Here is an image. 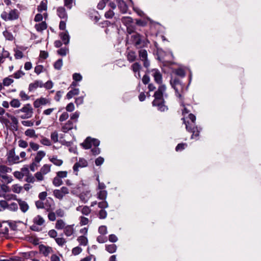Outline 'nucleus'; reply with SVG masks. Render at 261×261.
<instances>
[{
    "label": "nucleus",
    "mask_w": 261,
    "mask_h": 261,
    "mask_svg": "<svg viewBox=\"0 0 261 261\" xmlns=\"http://www.w3.org/2000/svg\"><path fill=\"white\" fill-rule=\"evenodd\" d=\"M79 93V89L77 88H75L72 90L69 91L66 97L68 99L71 98L73 96L76 95Z\"/></svg>",
    "instance_id": "35"
},
{
    "label": "nucleus",
    "mask_w": 261,
    "mask_h": 261,
    "mask_svg": "<svg viewBox=\"0 0 261 261\" xmlns=\"http://www.w3.org/2000/svg\"><path fill=\"white\" fill-rule=\"evenodd\" d=\"M82 145L85 149H89L92 147V143H91V138L88 137L82 144Z\"/></svg>",
    "instance_id": "32"
},
{
    "label": "nucleus",
    "mask_w": 261,
    "mask_h": 261,
    "mask_svg": "<svg viewBox=\"0 0 261 261\" xmlns=\"http://www.w3.org/2000/svg\"><path fill=\"white\" fill-rule=\"evenodd\" d=\"M50 138L51 141L54 143H57L58 142L59 135L57 131H54L51 133Z\"/></svg>",
    "instance_id": "41"
},
{
    "label": "nucleus",
    "mask_w": 261,
    "mask_h": 261,
    "mask_svg": "<svg viewBox=\"0 0 261 261\" xmlns=\"http://www.w3.org/2000/svg\"><path fill=\"white\" fill-rule=\"evenodd\" d=\"M79 220H80V224L81 226L88 224V223H89V219L85 217L84 216L80 217Z\"/></svg>",
    "instance_id": "45"
},
{
    "label": "nucleus",
    "mask_w": 261,
    "mask_h": 261,
    "mask_svg": "<svg viewBox=\"0 0 261 261\" xmlns=\"http://www.w3.org/2000/svg\"><path fill=\"white\" fill-rule=\"evenodd\" d=\"M69 117V115L67 112H64L61 114L59 118V121L63 122L67 120Z\"/></svg>",
    "instance_id": "61"
},
{
    "label": "nucleus",
    "mask_w": 261,
    "mask_h": 261,
    "mask_svg": "<svg viewBox=\"0 0 261 261\" xmlns=\"http://www.w3.org/2000/svg\"><path fill=\"white\" fill-rule=\"evenodd\" d=\"M56 110V108H49L43 111V114L44 115H50L53 111Z\"/></svg>",
    "instance_id": "60"
},
{
    "label": "nucleus",
    "mask_w": 261,
    "mask_h": 261,
    "mask_svg": "<svg viewBox=\"0 0 261 261\" xmlns=\"http://www.w3.org/2000/svg\"><path fill=\"white\" fill-rule=\"evenodd\" d=\"M72 129H77L76 125L71 120H68L66 123L62 124L61 130L65 133Z\"/></svg>",
    "instance_id": "8"
},
{
    "label": "nucleus",
    "mask_w": 261,
    "mask_h": 261,
    "mask_svg": "<svg viewBox=\"0 0 261 261\" xmlns=\"http://www.w3.org/2000/svg\"><path fill=\"white\" fill-rule=\"evenodd\" d=\"M50 104V100L49 98L41 97L36 99L33 103L34 107L36 108H39L41 106H44Z\"/></svg>",
    "instance_id": "9"
},
{
    "label": "nucleus",
    "mask_w": 261,
    "mask_h": 261,
    "mask_svg": "<svg viewBox=\"0 0 261 261\" xmlns=\"http://www.w3.org/2000/svg\"><path fill=\"white\" fill-rule=\"evenodd\" d=\"M22 189V187H21L20 186L16 184V185H14L12 186V190L13 192L15 193H20V192L21 191Z\"/></svg>",
    "instance_id": "43"
},
{
    "label": "nucleus",
    "mask_w": 261,
    "mask_h": 261,
    "mask_svg": "<svg viewBox=\"0 0 261 261\" xmlns=\"http://www.w3.org/2000/svg\"><path fill=\"white\" fill-rule=\"evenodd\" d=\"M118 3V7L120 9L122 13H125L127 10V6L124 1L117 0Z\"/></svg>",
    "instance_id": "19"
},
{
    "label": "nucleus",
    "mask_w": 261,
    "mask_h": 261,
    "mask_svg": "<svg viewBox=\"0 0 261 261\" xmlns=\"http://www.w3.org/2000/svg\"><path fill=\"white\" fill-rule=\"evenodd\" d=\"M136 54L134 51L130 50L127 53V59L130 62H133L136 59Z\"/></svg>",
    "instance_id": "31"
},
{
    "label": "nucleus",
    "mask_w": 261,
    "mask_h": 261,
    "mask_svg": "<svg viewBox=\"0 0 261 261\" xmlns=\"http://www.w3.org/2000/svg\"><path fill=\"white\" fill-rule=\"evenodd\" d=\"M141 67L140 64L137 62L134 63L131 66V68L134 72H138V76H137V75H135V76L139 79L141 77L140 73V70L141 69Z\"/></svg>",
    "instance_id": "21"
},
{
    "label": "nucleus",
    "mask_w": 261,
    "mask_h": 261,
    "mask_svg": "<svg viewBox=\"0 0 261 261\" xmlns=\"http://www.w3.org/2000/svg\"><path fill=\"white\" fill-rule=\"evenodd\" d=\"M77 240L79 244L81 246H86L88 244V240L85 236H81L77 238Z\"/></svg>",
    "instance_id": "30"
},
{
    "label": "nucleus",
    "mask_w": 261,
    "mask_h": 261,
    "mask_svg": "<svg viewBox=\"0 0 261 261\" xmlns=\"http://www.w3.org/2000/svg\"><path fill=\"white\" fill-rule=\"evenodd\" d=\"M7 209L11 211H16L18 210L17 204L15 202H11L8 204Z\"/></svg>",
    "instance_id": "42"
},
{
    "label": "nucleus",
    "mask_w": 261,
    "mask_h": 261,
    "mask_svg": "<svg viewBox=\"0 0 261 261\" xmlns=\"http://www.w3.org/2000/svg\"><path fill=\"white\" fill-rule=\"evenodd\" d=\"M44 175L40 171H38L35 174L34 176L35 178H36L38 181H42L44 179Z\"/></svg>",
    "instance_id": "53"
},
{
    "label": "nucleus",
    "mask_w": 261,
    "mask_h": 261,
    "mask_svg": "<svg viewBox=\"0 0 261 261\" xmlns=\"http://www.w3.org/2000/svg\"><path fill=\"white\" fill-rule=\"evenodd\" d=\"M151 71L155 82L159 84H161L162 82V75L160 72L156 69H152Z\"/></svg>",
    "instance_id": "14"
},
{
    "label": "nucleus",
    "mask_w": 261,
    "mask_h": 261,
    "mask_svg": "<svg viewBox=\"0 0 261 261\" xmlns=\"http://www.w3.org/2000/svg\"><path fill=\"white\" fill-rule=\"evenodd\" d=\"M9 225L6 222H0V233L8 234L9 231Z\"/></svg>",
    "instance_id": "23"
},
{
    "label": "nucleus",
    "mask_w": 261,
    "mask_h": 261,
    "mask_svg": "<svg viewBox=\"0 0 261 261\" xmlns=\"http://www.w3.org/2000/svg\"><path fill=\"white\" fill-rule=\"evenodd\" d=\"M79 115L80 113L79 112H75L71 115L70 120L72 121L74 123H76L77 122Z\"/></svg>",
    "instance_id": "44"
},
{
    "label": "nucleus",
    "mask_w": 261,
    "mask_h": 261,
    "mask_svg": "<svg viewBox=\"0 0 261 261\" xmlns=\"http://www.w3.org/2000/svg\"><path fill=\"white\" fill-rule=\"evenodd\" d=\"M77 211L81 212V213L86 216H88L91 212V210L88 206H79L76 208Z\"/></svg>",
    "instance_id": "17"
},
{
    "label": "nucleus",
    "mask_w": 261,
    "mask_h": 261,
    "mask_svg": "<svg viewBox=\"0 0 261 261\" xmlns=\"http://www.w3.org/2000/svg\"><path fill=\"white\" fill-rule=\"evenodd\" d=\"M33 222L34 224L41 226L44 223L45 220L40 215H37L33 218Z\"/></svg>",
    "instance_id": "22"
},
{
    "label": "nucleus",
    "mask_w": 261,
    "mask_h": 261,
    "mask_svg": "<svg viewBox=\"0 0 261 261\" xmlns=\"http://www.w3.org/2000/svg\"><path fill=\"white\" fill-rule=\"evenodd\" d=\"M56 175L62 179L67 177L68 172L66 171H60L56 173Z\"/></svg>",
    "instance_id": "48"
},
{
    "label": "nucleus",
    "mask_w": 261,
    "mask_h": 261,
    "mask_svg": "<svg viewBox=\"0 0 261 261\" xmlns=\"http://www.w3.org/2000/svg\"><path fill=\"white\" fill-rule=\"evenodd\" d=\"M103 201L101 202H99L98 203V207L101 209H105L108 207V203L106 201V200H102Z\"/></svg>",
    "instance_id": "55"
},
{
    "label": "nucleus",
    "mask_w": 261,
    "mask_h": 261,
    "mask_svg": "<svg viewBox=\"0 0 261 261\" xmlns=\"http://www.w3.org/2000/svg\"><path fill=\"white\" fill-rule=\"evenodd\" d=\"M117 246L115 244H110L106 245V250L110 253H113L116 251Z\"/></svg>",
    "instance_id": "37"
},
{
    "label": "nucleus",
    "mask_w": 261,
    "mask_h": 261,
    "mask_svg": "<svg viewBox=\"0 0 261 261\" xmlns=\"http://www.w3.org/2000/svg\"><path fill=\"white\" fill-rule=\"evenodd\" d=\"M87 161L83 158H80L79 161L74 164L73 167V170L74 172H76L75 174L77 175V172L79 171V168H84L87 167Z\"/></svg>",
    "instance_id": "10"
},
{
    "label": "nucleus",
    "mask_w": 261,
    "mask_h": 261,
    "mask_svg": "<svg viewBox=\"0 0 261 261\" xmlns=\"http://www.w3.org/2000/svg\"><path fill=\"white\" fill-rule=\"evenodd\" d=\"M131 40L137 48L145 47L149 43L147 39H142V36L138 33L133 34L131 36Z\"/></svg>",
    "instance_id": "4"
},
{
    "label": "nucleus",
    "mask_w": 261,
    "mask_h": 261,
    "mask_svg": "<svg viewBox=\"0 0 261 261\" xmlns=\"http://www.w3.org/2000/svg\"><path fill=\"white\" fill-rule=\"evenodd\" d=\"M39 250L40 253L45 257L48 256L54 251L52 247L43 244H41L39 246Z\"/></svg>",
    "instance_id": "11"
},
{
    "label": "nucleus",
    "mask_w": 261,
    "mask_h": 261,
    "mask_svg": "<svg viewBox=\"0 0 261 261\" xmlns=\"http://www.w3.org/2000/svg\"><path fill=\"white\" fill-rule=\"evenodd\" d=\"M182 120L186 125V128L187 131L192 133L191 139H194V137L199 136L200 130L197 126H195V123L190 122L188 121H186L185 118H182Z\"/></svg>",
    "instance_id": "6"
},
{
    "label": "nucleus",
    "mask_w": 261,
    "mask_h": 261,
    "mask_svg": "<svg viewBox=\"0 0 261 261\" xmlns=\"http://www.w3.org/2000/svg\"><path fill=\"white\" fill-rule=\"evenodd\" d=\"M47 8V0H43L41 2L39 5L38 6L37 10L40 12L43 11H46Z\"/></svg>",
    "instance_id": "27"
},
{
    "label": "nucleus",
    "mask_w": 261,
    "mask_h": 261,
    "mask_svg": "<svg viewBox=\"0 0 261 261\" xmlns=\"http://www.w3.org/2000/svg\"><path fill=\"white\" fill-rule=\"evenodd\" d=\"M63 65V61L62 59L58 60L54 65V68L57 70H60Z\"/></svg>",
    "instance_id": "46"
},
{
    "label": "nucleus",
    "mask_w": 261,
    "mask_h": 261,
    "mask_svg": "<svg viewBox=\"0 0 261 261\" xmlns=\"http://www.w3.org/2000/svg\"><path fill=\"white\" fill-rule=\"evenodd\" d=\"M74 225H67L64 229V233L66 237H70L74 233Z\"/></svg>",
    "instance_id": "16"
},
{
    "label": "nucleus",
    "mask_w": 261,
    "mask_h": 261,
    "mask_svg": "<svg viewBox=\"0 0 261 261\" xmlns=\"http://www.w3.org/2000/svg\"><path fill=\"white\" fill-rule=\"evenodd\" d=\"M49 161L54 165L60 166L63 164V161L62 160L58 159L57 156H53L49 159Z\"/></svg>",
    "instance_id": "33"
},
{
    "label": "nucleus",
    "mask_w": 261,
    "mask_h": 261,
    "mask_svg": "<svg viewBox=\"0 0 261 261\" xmlns=\"http://www.w3.org/2000/svg\"><path fill=\"white\" fill-rule=\"evenodd\" d=\"M108 193L106 190H99L97 193V198L100 200H106L107 197Z\"/></svg>",
    "instance_id": "29"
},
{
    "label": "nucleus",
    "mask_w": 261,
    "mask_h": 261,
    "mask_svg": "<svg viewBox=\"0 0 261 261\" xmlns=\"http://www.w3.org/2000/svg\"><path fill=\"white\" fill-rule=\"evenodd\" d=\"M63 182L62 179L59 177L58 176L56 175V176L54 178L53 180V184L55 187H59L63 184Z\"/></svg>",
    "instance_id": "36"
},
{
    "label": "nucleus",
    "mask_w": 261,
    "mask_h": 261,
    "mask_svg": "<svg viewBox=\"0 0 261 261\" xmlns=\"http://www.w3.org/2000/svg\"><path fill=\"white\" fill-rule=\"evenodd\" d=\"M166 87L165 85H161L157 91L154 94V99L152 101V105L156 107L158 110L165 112L168 110V107L165 105L163 96L166 91Z\"/></svg>",
    "instance_id": "1"
},
{
    "label": "nucleus",
    "mask_w": 261,
    "mask_h": 261,
    "mask_svg": "<svg viewBox=\"0 0 261 261\" xmlns=\"http://www.w3.org/2000/svg\"><path fill=\"white\" fill-rule=\"evenodd\" d=\"M20 113L23 114L20 115L19 117L22 119H29L32 117L33 114V109L30 103L26 104L23 107L16 111V114H19Z\"/></svg>",
    "instance_id": "3"
},
{
    "label": "nucleus",
    "mask_w": 261,
    "mask_h": 261,
    "mask_svg": "<svg viewBox=\"0 0 261 261\" xmlns=\"http://www.w3.org/2000/svg\"><path fill=\"white\" fill-rule=\"evenodd\" d=\"M19 95L23 100H27L30 99L29 96L28 95L23 91H20Z\"/></svg>",
    "instance_id": "57"
},
{
    "label": "nucleus",
    "mask_w": 261,
    "mask_h": 261,
    "mask_svg": "<svg viewBox=\"0 0 261 261\" xmlns=\"http://www.w3.org/2000/svg\"><path fill=\"white\" fill-rule=\"evenodd\" d=\"M55 241L57 243V244L59 246H61V247L63 246L66 243V241L65 239H64L63 237L56 238Z\"/></svg>",
    "instance_id": "40"
},
{
    "label": "nucleus",
    "mask_w": 261,
    "mask_h": 261,
    "mask_svg": "<svg viewBox=\"0 0 261 261\" xmlns=\"http://www.w3.org/2000/svg\"><path fill=\"white\" fill-rule=\"evenodd\" d=\"M69 193V190L66 187H62L60 189H56L53 191L54 196L61 200L63 197Z\"/></svg>",
    "instance_id": "7"
},
{
    "label": "nucleus",
    "mask_w": 261,
    "mask_h": 261,
    "mask_svg": "<svg viewBox=\"0 0 261 261\" xmlns=\"http://www.w3.org/2000/svg\"><path fill=\"white\" fill-rule=\"evenodd\" d=\"M98 218L100 219H104L107 217V213L104 209H101L98 213Z\"/></svg>",
    "instance_id": "49"
},
{
    "label": "nucleus",
    "mask_w": 261,
    "mask_h": 261,
    "mask_svg": "<svg viewBox=\"0 0 261 261\" xmlns=\"http://www.w3.org/2000/svg\"><path fill=\"white\" fill-rule=\"evenodd\" d=\"M64 6H66L68 9H71L73 6L74 3L73 0H64Z\"/></svg>",
    "instance_id": "51"
},
{
    "label": "nucleus",
    "mask_w": 261,
    "mask_h": 261,
    "mask_svg": "<svg viewBox=\"0 0 261 261\" xmlns=\"http://www.w3.org/2000/svg\"><path fill=\"white\" fill-rule=\"evenodd\" d=\"M43 200H39L35 201V205L38 209L44 208V203Z\"/></svg>",
    "instance_id": "54"
},
{
    "label": "nucleus",
    "mask_w": 261,
    "mask_h": 261,
    "mask_svg": "<svg viewBox=\"0 0 261 261\" xmlns=\"http://www.w3.org/2000/svg\"><path fill=\"white\" fill-rule=\"evenodd\" d=\"M35 28L38 32H42L47 28V24L45 21L36 24Z\"/></svg>",
    "instance_id": "26"
},
{
    "label": "nucleus",
    "mask_w": 261,
    "mask_h": 261,
    "mask_svg": "<svg viewBox=\"0 0 261 261\" xmlns=\"http://www.w3.org/2000/svg\"><path fill=\"white\" fill-rule=\"evenodd\" d=\"M96 240L99 243H104L107 241L108 239L107 237L101 234L97 237Z\"/></svg>",
    "instance_id": "50"
},
{
    "label": "nucleus",
    "mask_w": 261,
    "mask_h": 261,
    "mask_svg": "<svg viewBox=\"0 0 261 261\" xmlns=\"http://www.w3.org/2000/svg\"><path fill=\"white\" fill-rule=\"evenodd\" d=\"M67 225L62 219H59L55 224V228L58 230L64 229Z\"/></svg>",
    "instance_id": "25"
},
{
    "label": "nucleus",
    "mask_w": 261,
    "mask_h": 261,
    "mask_svg": "<svg viewBox=\"0 0 261 261\" xmlns=\"http://www.w3.org/2000/svg\"><path fill=\"white\" fill-rule=\"evenodd\" d=\"M56 213L51 212V211H49L48 214V219L51 221H54L56 219Z\"/></svg>",
    "instance_id": "59"
},
{
    "label": "nucleus",
    "mask_w": 261,
    "mask_h": 261,
    "mask_svg": "<svg viewBox=\"0 0 261 261\" xmlns=\"http://www.w3.org/2000/svg\"><path fill=\"white\" fill-rule=\"evenodd\" d=\"M13 82L14 80L12 79L9 77H6L3 80V84L5 86H9L12 83H13Z\"/></svg>",
    "instance_id": "47"
},
{
    "label": "nucleus",
    "mask_w": 261,
    "mask_h": 261,
    "mask_svg": "<svg viewBox=\"0 0 261 261\" xmlns=\"http://www.w3.org/2000/svg\"><path fill=\"white\" fill-rule=\"evenodd\" d=\"M48 234L50 238H54L55 239L57 238L58 233L56 230L55 229H51L48 231Z\"/></svg>",
    "instance_id": "62"
},
{
    "label": "nucleus",
    "mask_w": 261,
    "mask_h": 261,
    "mask_svg": "<svg viewBox=\"0 0 261 261\" xmlns=\"http://www.w3.org/2000/svg\"><path fill=\"white\" fill-rule=\"evenodd\" d=\"M187 146V145L186 143H179L176 146L175 150L176 151L182 150Z\"/></svg>",
    "instance_id": "58"
},
{
    "label": "nucleus",
    "mask_w": 261,
    "mask_h": 261,
    "mask_svg": "<svg viewBox=\"0 0 261 261\" xmlns=\"http://www.w3.org/2000/svg\"><path fill=\"white\" fill-rule=\"evenodd\" d=\"M40 142L43 145L46 146H50L51 144L50 140L48 139L45 137L43 138Z\"/></svg>",
    "instance_id": "63"
},
{
    "label": "nucleus",
    "mask_w": 261,
    "mask_h": 261,
    "mask_svg": "<svg viewBox=\"0 0 261 261\" xmlns=\"http://www.w3.org/2000/svg\"><path fill=\"white\" fill-rule=\"evenodd\" d=\"M18 202L20 209L21 211V212L23 213L27 212L29 208V206L28 204L27 203V202L25 201H23V200H22L20 199L18 200Z\"/></svg>",
    "instance_id": "18"
},
{
    "label": "nucleus",
    "mask_w": 261,
    "mask_h": 261,
    "mask_svg": "<svg viewBox=\"0 0 261 261\" xmlns=\"http://www.w3.org/2000/svg\"><path fill=\"white\" fill-rule=\"evenodd\" d=\"M82 251V249L77 246L73 248L72 250V253L74 255H77L81 253Z\"/></svg>",
    "instance_id": "56"
},
{
    "label": "nucleus",
    "mask_w": 261,
    "mask_h": 261,
    "mask_svg": "<svg viewBox=\"0 0 261 261\" xmlns=\"http://www.w3.org/2000/svg\"><path fill=\"white\" fill-rule=\"evenodd\" d=\"M57 14L61 19H66L67 18V14L65 9L63 7H59L57 9Z\"/></svg>",
    "instance_id": "20"
},
{
    "label": "nucleus",
    "mask_w": 261,
    "mask_h": 261,
    "mask_svg": "<svg viewBox=\"0 0 261 261\" xmlns=\"http://www.w3.org/2000/svg\"><path fill=\"white\" fill-rule=\"evenodd\" d=\"M98 232L102 235H105L108 233L107 228L105 225L100 226L98 228Z\"/></svg>",
    "instance_id": "52"
},
{
    "label": "nucleus",
    "mask_w": 261,
    "mask_h": 261,
    "mask_svg": "<svg viewBox=\"0 0 261 261\" xmlns=\"http://www.w3.org/2000/svg\"><path fill=\"white\" fill-rule=\"evenodd\" d=\"M18 146L21 148H25L28 146V144L27 141L23 140H20L18 142Z\"/></svg>",
    "instance_id": "64"
},
{
    "label": "nucleus",
    "mask_w": 261,
    "mask_h": 261,
    "mask_svg": "<svg viewBox=\"0 0 261 261\" xmlns=\"http://www.w3.org/2000/svg\"><path fill=\"white\" fill-rule=\"evenodd\" d=\"M43 84L40 81H36L34 82L31 83L29 86V91H33L36 90L38 87H43Z\"/></svg>",
    "instance_id": "15"
},
{
    "label": "nucleus",
    "mask_w": 261,
    "mask_h": 261,
    "mask_svg": "<svg viewBox=\"0 0 261 261\" xmlns=\"http://www.w3.org/2000/svg\"><path fill=\"white\" fill-rule=\"evenodd\" d=\"M170 84L174 89L176 95L180 99H182L184 85L177 79L171 80L170 81Z\"/></svg>",
    "instance_id": "5"
},
{
    "label": "nucleus",
    "mask_w": 261,
    "mask_h": 261,
    "mask_svg": "<svg viewBox=\"0 0 261 261\" xmlns=\"http://www.w3.org/2000/svg\"><path fill=\"white\" fill-rule=\"evenodd\" d=\"M60 36L64 44H66L68 43L69 41V37L68 34H67L66 33L63 32L60 34Z\"/></svg>",
    "instance_id": "39"
},
{
    "label": "nucleus",
    "mask_w": 261,
    "mask_h": 261,
    "mask_svg": "<svg viewBox=\"0 0 261 261\" xmlns=\"http://www.w3.org/2000/svg\"><path fill=\"white\" fill-rule=\"evenodd\" d=\"M24 135L26 136H28L32 138H38V135L36 134V132L33 129H28L24 132Z\"/></svg>",
    "instance_id": "28"
},
{
    "label": "nucleus",
    "mask_w": 261,
    "mask_h": 261,
    "mask_svg": "<svg viewBox=\"0 0 261 261\" xmlns=\"http://www.w3.org/2000/svg\"><path fill=\"white\" fill-rule=\"evenodd\" d=\"M7 160L11 164L18 163L20 162L19 156L15 155L14 151L13 150L9 151L8 154Z\"/></svg>",
    "instance_id": "13"
},
{
    "label": "nucleus",
    "mask_w": 261,
    "mask_h": 261,
    "mask_svg": "<svg viewBox=\"0 0 261 261\" xmlns=\"http://www.w3.org/2000/svg\"><path fill=\"white\" fill-rule=\"evenodd\" d=\"M45 152L44 151H39L36 153L34 161L39 164L41 160L45 156Z\"/></svg>",
    "instance_id": "24"
},
{
    "label": "nucleus",
    "mask_w": 261,
    "mask_h": 261,
    "mask_svg": "<svg viewBox=\"0 0 261 261\" xmlns=\"http://www.w3.org/2000/svg\"><path fill=\"white\" fill-rule=\"evenodd\" d=\"M20 16V11L16 9H10L7 11H4L1 14V17L5 21L17 20Z\"/></svg>",
    "instance_id": "2"
},
{
    "label": "nucleus",
    "mask_w": 261,
    "mask_h": 261,
    "mask_svg": "<svg viewBox=\"0 0 261 261\" xmlns=\"http://www.w3.org/2000/svg\"><path fill=\"white\" fill-rule=\"evenodd\" d=\"M20 102L19 100L18 99H13L10 102V105L15 108H18L20 106Z\"/></svg>",
    "instance_id": "38"
},
{
    "label": "nucleus",
    "mask_w": 261,
    "mask_h": 261,
    "mask_svg": "<svg viewBox=\"0 0 261 261\" xmlns=\"http://www.w3.org/2000/svg\"><path fill=\"white\" fill-rule=\"evenodd\" d=\"M50 167L51 165L45 164L41 167L40 172L43 174L45 175L50 171Z\"/></svg>",
    "instance_id": "34"
},
{
    "label": "nucleus",
    "mask_w": 261,
    "mask_h": 261,
    "mask_svg": "<svg viewBox=\"0 0 261 261\" xmlns=\"http://www.w3.org/2000/svg\"><path fill=\"white\" fill-rule=\"evenodd\" d=\"M139 55L140 60L143 62L144 66L147 68L150 65V63L147 59V51L145 49H141L139 51Z\"/></svg>",
    "instance_id": "12"
}]
</instances>
